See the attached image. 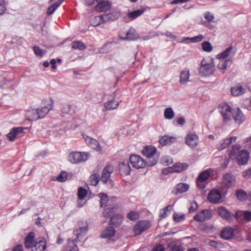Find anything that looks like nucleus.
<instances>
[{
  "mask_svg": "<svg viewBox=\"0 0 251 251\" xmlns=\"http://www.w3.org/2000/svg\"><path fill=\"white\" fill-rule=\"evenodd\" d=\"M241 148L240 145L235 144L232 146V150L229 153L230 158L235 156L236 160L239 165L247 164L249 161L250 154L248 151L243 150L239 151Z\"/></svg>",
  "mask_w": 251,
  "mask_h": 251,
  "instance_id": "obj_1",
  "label": "nucleus"
},
{
  "mask_svg": "<svg viewBox=\"0 0 251 251\" xmlns=\"http://www.w3.org/2000/svg\"><path fill=\"white\" fill-rule=\"evenodd\" d=\"M215 72V67L213 59L207 57L203 59L201 63L199 73L200 75L208 77L212 75Z\"/></svg>",
  "mask_w": 251,
  "mask_h": 251,
  "instance_id": "obj_2",
  "label": "nucleus"
},
{
  "mask_svg": "<svg viewBox=\"0 0 251 251\" xmlns=\"http://www.w3.org/2000/svg\"><path fill=\"white\" fill-rule=\"evenodd\" d=\"M100 198V206L105 207V208L102 212V215L103 217L108 218L109 216H111V214L114 209L117 208V205L116 204H111L110 201L108 199V197L106 194L104 193H100L99 194Z\"/></svg>",
  "mask_w": 251,
  "mask_h": 251,
  "instance_id": "obj_3",
  "label": "nucleus"
},
{
  "mask_svg": "<svg viewBox=\"0 0 251 251\" xmlns=\"http://www.w3.org/2000/svg\"><path fill=\"white\" fill-rule=\"evenodd\" d=\"M156 151V149L151 146L147 147L142 151L143 154L147 157V165L152 166L156 163L158 158L154 157Z\"/></svg>",
  "mask_w": 251,
  "mask_h": 251,
  "instance_id": "obj_4",
  "label": "nucleus"
},
{
  "mask_svg": "<svg viewBox=\"0 0 251 251\" xmlns=\"http://www.w3.org/2000/svg\"><path fill=\"white\" fill-rule=\"evenodd\" d=\"M90 156V154L85 152H73L70 153L68 159L72 163H79L85 161Z\"/></svg>",
  "mask_w": 251,
  "mask_h": 251,
  "instance_id": "obj_5",
  "label": "nucleus"
},
{
  "mask_svg": "<svg viewBox=\"0 0 251 251\" xmlns=\"http://www.w3.org/2000/svg\"><path fill=\"white\" fill-rule=\"evenodd\" d=\"M120 16V13L118 12L115 11L112 13H109L107 14H103L95 17L96 21L99 23L96 25H93L94 26H97L100 24V23H105L109 21H114L118 18Z\"/></svg>",
  "mask_w": 251,
  "mask_h": 251,
  "instance_id": "obj_6",
  "label": "nucleus"
},
{
  "mask_svg": "<svg viewBox=\"0 0 251 251\" xmlns=\"http://www.w3.org/2000/svg\"><path fill=\"white\" fill-rule=\"evenodd\" d=\"M88 231V225L86 222L80 221L78 223V227L74 231V234L77 239L86 234Z\"/></svg>",
  "mask_w": 251,
  "mask_h": 251,
  "instance_id": "obj_7",
  "label": "nucleus"
},
{
  "mask_svg": "<svg viewBox=\"0 0 251 251\" xmlns=\"http://www.w3.org/2000/svg\"><path fill=\"white\" fill-rule=\"evenodd\" d=\"M129 160L132 166L137 169L143 168L147 165L146 160H144L139 155H130Z\"/></svg>",
  "mask_w": 251,
  "mask_h": 251,
  "instance_id": "obj_8",
  "label": "nucleus"
},
{
  "mask_svg": "<svg viewBox=\"0 0 251 251\" xmlns=\"http://www.w3.org/2000/svg\"><path fill=\"white\" fill-rule=\"evenodd\" d=\"M150 226L151 224L149 222L146 221H139L134 226L133 231L135 235H139L149 229Z\"/></svg>",
  "mask_w": 251,
  "mask_h": 251,
  "instance_id": "obj_9",
  "label": "nucleus"
},
{
  "mask_svg": "<svg viewBox=\"0 0 251 251\" xmlns=\"http://www.w3.org/2000/svg\"><path fill=\"white\" fill-rule=\"evenodd\" d=\"M31 248L32 251H45L46 249L45 239L42 237L37 238Z\"/></svg>",
  "mask_w": 251,
  "mask_h": 251,
  "instance_id": "obj_10",
  "label": "nucleus"
},
{
  "mask_svg": "<svg viewBox=\"0 0 251 251\" xmlns=\"http://www.w3.org/2000/svg\"><path fill=\"white\" fill-rule=\"evenodd\" d=\"M210 175V173L207 170L202 172L198 176L197 179V183L198 187L201 189H203L205 187V181L209 178Z\"/></svg>",
  "mask_w": 251,
  "mask_h": 251,
  "instance_id": "obj_11",
  "label": "nucleus"
},
{
  "mask_svg": "<svg viewBox=\"0 0 251 251\" xmlns=\"http://www.w3.org/2000/svg\"><path fill=\"white\" fill-rule=\"evenodd\" d=\"M186 143L191 148L196 147L199 142V137L196 134L188 133L185 138Z\"/></svg>",
  "mask_w": 251,
  "mask_h": 251,
  "instance_id": "obj_12",
  "label": "nucleus"
},
{
  "mask_svg": "<svg viewBox=\"0 0 251 251\" xmlns=\"http://www.w3.org/2000/svg\"><path fill=\"white\" fill-rule=\"evenodd\" d=\"M235 217L238 220L249 222L251 221V211L249 210L237 211L235 213Z\"/></svg>",
  "mask_w": 251,
  "mask_h": 251,
  "instance_id": "obj_13",
  "label": "nucleus"
},
{
  "mask_svg": "<svg viewBox=\"0 0 251 251\" xmlns=\"http://www.w3.org/2000/svg\"><path fill=\"white\" fill-rule=\"evenodd\" d=\"M113 170V166L110 165L106 166L103 168L101 176V180L103 183L105 184L108 182Z\"/></svg>",
  "mask_w": 251,
  "mask_h": 251,
  "instance_id": "obj_14",
  "label": "nucleus"
},
{
  "mask_svg": "<svg viewBox=\"0 0 251 251\" xmlns=\"http://www.w3.org/2000/svg\"><path fill=\"white\" fill-rule=\"evenodd\" d=\"M116 232V230L113 227H107L102 231L100 237L102 238L108 239L109 242H112V238L114 237Z\"/></svg>",
  "mask_w": 251,
  "mask_h": 251,
  "instance_id": "obj_15",
  "label": "nucleus"
},
{
  "mask_svg": "<svg viewBox=\"0 0 251 251\" xmlns=\"http://www.w3.org/2000/svg\"><path fill=\"white\" fill-rule=\"evenodd\" d=\"M212 216L211 212L207 209L202 210L200 213L196 215L194 219L198 222H203L209 220Z\"/></svg>",
  "mask_w": 251,
  "mask_h": 251,
  "instance_id": "obj_16",
  "label": "nucleus"
},
{
  "mask_svg": "<svg viewBox=\"0 0 251 251\" xmlns=\"http://www.w3.org/2000/svg\"><path fill=\"white\" fill-rule=\"evenodd\" d=\"M25 129L23 127H14L7 134V136L10 141H13L16 137H20L23 135V132Z\"/></svg>",
  "mask_w": 251,
  "mask_h": 251,
  "instance_id": "obj_17",
  "label": "nucleus"
},
{
  "mask_svg": "<svg viewBox=\"0 0 251 251\" xmlns=\"http://www.w3.org/2000/svg\"><path fill=\"white\" fill-rule=\"evenodd\" d=\"M221 113L225 122L229 121L231 119V107L228 104H224L221 108Z\"/></svg>",
  "mask_w": 251,
  "mask_h": 251,
  "instance_id": "obj_18",
  "label": "nucleus"
},
{
  "mask_svg": "<svg viewBox=\"0 0 251 251\" xmlns=\"http://www.w3.org/2000/svg\"><path fill=\"white\" fill-rule=\"evenodd\" d=\"M232 115L235 123L238 124H242L245 120V116L239 108L232 110Z\"/></svg>",
  "mask_w": 251,
  "mask_h": 251,
  "instance_id": "obj_19",
  "label": "nucleus"
},
{
  "mask_svg": "<svg viewBox=\"0 0 251 251\" xmlns=\"http://www.w3.org/2000/svg\"><path fill=\"white\" fill-rule=\"evenodd\" d=\"M119 169L120 174L122 176H127L129 175L130 172V167L128 160H125L120 163Z\"/></svg>",
  "mask_w": 251,
  "mask_h": 251,
  "instance_id": "obj_20",
  "label": "nucleus"
},
{
  "mask_svg": "<svg viewBox=\"0 0 251 251\" xmlns=\"http://www.w3.org/2000/svg\"><path fill=\"white\" fill-rule=\"evenodd\" d=\"M209 201L212 203H219L221 199V193L218 190H213L208 196Z\"/></svg>",
  "mask_w": 251,
  "mask_h": 251,
  "instance_id": "obj_21",
  "label": "nucleus"
},
{
  "mask_svg": "<svg viewBox=\"0 0 251 251\" xmlns=\"http://www.w3.org/2000/svg\"><path fill=\"white\" fill-rule=\"evenodd\" d=\"M53 105V101L51 100L50 103L47 105L42 107L41 108L36 109L38 111V115H39V119L44 118L52 109Z\"/></svg>",
  "mask_w": 251,
  "mask_h": 251,
  "instance_id": "obj_22",
  "label": "nucleus"
},
{
  "mask_svg": "<svg viewBox=\"0 0 251 251\" xmlns=\"http://www.w3.org/2000/svg\"><path fill=\"white\" fill-rule=\"evenodd\" d=\"M223 181L227 187H231L234 185L235 178L232 174L226 173L223 176Z\"/></svg>",
  "mask_w": 251,
  "mask_h": 251,
  "instance_id": "obj_23",
  "label": "nucleus"
},
{
  "mask_svg": "<svg viewBox=\"0 0 251 251\" xmlns=\"http://www.w3.org/2000/svg\"><path fill=\"white\" fill-rule=\"evenodd\" d=\"M219 215L227 221H231L232 219L233 214L230 213L225 207H220L218 208Z\"/></svg>",
  "mask_w": 251,
  "mask_h": 251,
  "instance_id": "obj_24",
  "label": "nucleus"
},
{
  "mask_svg": "<svg viewBox=\"0 0 251 251\" xmlns=\"http://www.w3.org/2000/svg\"><path fill=\"white\" fill-rule=\"evenodd\" d=\"M85 140L87 145L92 149L97 151H100L101 148L99 142L89 136H86Z\"/></svg>",
  "mask_w": 251,
  "mask_h": 251,
  "instance_id": "obj_25",
  "label": "nucleus"
},
{
  "mask_svg": "<svg viewBox=\"0 0 251 251\" xmlns=\"http://www.w3.org/2000/svg\"><path fill=\"white\" fill-rule=\"evenodd\" d=\"M115 210L114 209L112 213H109L111 214V216L108 217H111L109 221L110 225L116 226H119L121 223L123 217L120 214H114L113 213L115 212Z\"/></svg>",
  "mask_w": 251,
  "mask_h": 251,
  "instance_id": "obj_26",
  "label": "nucleus"
},
{
  "mask_svg": "<svg viewBox=\"0 0 251 251\" xmlns=\"http://www.w3.org/2000/svg\"><path fill=\"white\" fill-rule=\"evenodd\" d=\"M111 6V3L109 1H99L96 7L97 11L105 12L109 10Z\"/></svg>",
  "mask_w": 251,
  "mask_h": 251,
  "instance_id": "obj_27",
  "label": "nucleus"
},
{
  "mask_svg": "<svg viewBox=\"0 0 251 251\" xmlns=\"http://www.w3.org/2000/svg\"><path fill=\"white\" fill-rule=\"evenodd\" d=\"M176 140V138L175 137L164 135L160 138L159 142L161 145L167 146L175 143Z\"/></svg>",
  "mask_w": 251,
  "mask_h": 251,
  "instance_id": "obj_28",
  "label": "nucleus"
},
{
  "mask_svg": "<svg viewBox=\"0 0 251 251\" xmlns=\"http://www.w3.org/2000/svg\"><path fill=\"white\" fill-rule=\"evenodd\" d=\"M37 109H30L26 111L25 116L28 121H36L39 119Z\"/></svg>",
  "mask_w": 251,
  "mask_h": 251,
  "instance_id": "obj_29",
  "label": "nucleus"
},
{
  "mask_svg": "<svg viewBox=\"0 0 251 251\" xmlns=\"http://www.w3.org/2000/svg\"><path fill=\"white\" fill-rule=\"evenodd\" d=\"M234 234V229L231 227H225L221 232V236L222 238L228 240L232 237Z\"/></svg>",
  "mask_w": 251,
  "mask_h": 251,
  "instance_id": "obj_30",
  "label": "nucleus"
},
{
  "mask_svg": "<svg viewBox=\"0 0 251 251\" xmlns=\"http://www.w3.org/2000/svg\"><path fill=\"white\" fill-rule=\"evenodd\" d=\"M237 137L236 136H231L228 138H226L223 140L221 143L220 147L219 148V150H223V149L227 147L230 144L234 143L236 140Z\"/></svg>",
  "mask_w": 251,
  "mask_h": 251,
  "instance_id": "obj_31",
  "label": "nucleus"
},
{
  "mask_svg": "<svg viewBox=\"0 0 251 251\" xmlns=\"http://www.w3.org/2000/svg\"><path fill=\"white\" fill-rule=\"evenodd\" d=\"M190 72L189 70H183L180 72L179 82L185 84L189 81Z\"/></svg>",
  "mask_w": 251,
  "mask_h": 251,
  "instance_id": "obj_32",
  "label": "nucleus"
},
{
  "mask_svg": "<svg viewBox=\"0 0 251 251\" xmlns=\"http://www.w3.org/2000/svg\"><path fill=\"white\" fill-rule=\"evenodd\" d=\"M231 61L229 59L222 60L219 63L218 67L222 73H224L227 67L231 65Z\"/></svg>",
  "mask_w": 251,
  "mask_h": 251,
  "instance_id": "obj_33",
  "label": "nucleus"
},
{
  "mask_svg": "<svg viewBox=\"0 0 251 251\" xmlns=\"http://www.w3.org/2000/svg\"><path fill=\"white\" fill-rule=\"evenodd\" d=\"M34 239V233L30 232L26 237L25 241V246L26 248L29 249L32 247V245Z\"/></svg>",
  "mask_w": 251,
  "mask_h": 251,
  "instance_id": "obj_34",
  "label": "nucleus"
},
{
  "mask_svg": "<svg viewBox=\"0 0 251 251\" xmlns=\"http://www.w3.org/2000/svg\"><path fill=\"white\" fill-rule=\"evenodd\" d=\"M233 96H238L245 93V89L242 86H236L232 87L231 90Z\"/></svg>",
  "mask_w": 251,
  "mask_h": 251,
  "instance_id": "obj_35",
  "label": "nucleus"
},
{
  "mask_svg": "<svg viewBox=\"0 0 251 251\" xmlns=\"http://www.w3.org/2000/svg\"><path fill=\"white\" fill-rule=\"evenodd\" d=\"M189 188V185L186 183H179L176 186V194L186 192Z\"/></svg>",
  "mask_w": 251,
  "mask_h": 251,
  "instance_id": "obj_36",
  "label": "nucleus"
},
{
  "mask_svg": "<svg viewBox=\"0 0 251 251\" xmlns=\"http://www.w3.org/2000/svg\"><path fill=\"white\" fill-rule=\"evenodd\" d=\"M188 165L185 163H176L172 166L174 172H181L187 168Z\"/></svg>",
  "mask_w": 251,
  "mask_h": 251,
  "instance_id": "obj_37",
  "label": "nucleus"
},
{
  "mask_svg": "<svg viewBox=\"0 0 251 251\" xmlns=\"http://www.w3.org/2000/svg\"><path fill=\"white\" fill-rule=\"evenodd\" d=\"M119 104V102L115 101L113 100H109L104 103V106L106 110H112L116 109Z\"/></svg>",
  "mask_w": 251,
  "mask_h": 251,
  "instance_id": "obj_38",
  "label": "nucleus"
},
{
  "mask_svg": "<svg viewBox=\"0 0 251 251\" xmlns=\"http://www.w3.org/2000/svg\"><path fill=\"white\" fill-rule=\"evenodd\" d=\"M63 1L64 0H58L56 2L50 6L47 10V14L48 15L52 14Z\"/></svg>",
  "mask_w": 251,
  "mask_h": 251,
  "instance_id": "obj_39",
  "label": "nucleus"
},
{
  "mask_svg": "<svg viewBox=\"0 0 251 251\" xmlns=\"http://www.w3.org/2000/svg\"><path fill=\"white\" fill-rule=\"evenodd\" d=\"M139 38V34L133 29H130L129 31L126 33V39L127 40H135Z\"/></svg>",
  "mask_w": 251,
  "mask_h": 251,
  "instance_id": "obj_40",
  "label": "nucleus"
},
{
  "mask_svg": "<svg viewBox=\"0 0 251 251\" xmlns=\"http://www.w3.org/2000/svg\"><path fill=\"white\" fill-rule=\"evenodd\" d=\"M233 48L232 46H230L227 48L225 51L220 53V54L217 55V57L219 59H225L227 58L229 54L231 53L232 50Z\"/></svg>",
  "mask_w": 251,
  "mask_h": 251,
  "instance_id": "obj_41",
  "label": "nucleus"
},
{
  "mask_svg": "<svg viewBox=\"0 0 251 251\" xmlns=\"http://www.w3.org/2000/svg\"><path fill=\"white\" fill-rule=\"evenodd\" d=\"M164 115L166 119L171 120L174 118L175 113L172 108L168 107L165 109Z\"/></svg>",
  "mask_w": 251,
  "mask_h": 251,
  "instance_id": "obj_42",
  "label": "nucleus"
},
{
  "mask_svg": "<svg viewBox=\"0 0 251 251\" xmlns=\"http://www.w3.org/2000/svg\"><path fill=\"white\" fill-rule=\"evenodd\" d=\"M72 47L74 49L83 50L86 48V46L81 41H74L72 43Z\"/></svg>",
  "mask_w": 251,
  "mask_h": 251,
  "instance_id": "obj_43",
  "label": "nucleus"
},
{
  "mask_svg": "<svg viewBox=\"0 0 251 251\" xmlns=\"http://www.w3.org/2000/svg\"><path fill=\"white\" fill-rule=\"evenodd\" d=\"M100 175L98 174H92L89 178L91 185L96 186L100 181Z\"/></svg>",
  "mask_w": 251,
  "mask_h": 251,
  "instance_id": "obj_44",
  "label": "nucleus"
},
{
  "mask_svg": "<svg viewBox=\"0 0 251 251\" xmlns=\"http://www.w3.org/2000/svg\"><path fill=\"white\" fill-rule=\"evenodd\" d=\"M68 177L67 173L65 172H61L58 176H57L55 179H53L54 181H57L60 182H65Z\"/></svg>",
  "mask_w": 251,
  "mask_h": 251,
  "instance_id": "obj_45",
  "label": "nucleus"
},
{
  "mask_svg": "<svg viewBox=\"0 0 251 251\" xmlns=\"http://www.w3.org/2000/svg\"><path fill=\"white\" fill-rule=\"evenodd\" d=\"M144 12V10H137L128 13V16L132 19H135L141 15Z\"/></svg>",
  "mask_w": 251,
  "mask_h": 251,
  "instance_id": "obj_46",
  "label": "nucleus"
},
{
  "mask_svg": "<svg viewBox=\"0 0 251 251\" xmlns=\"http://www.w3.org/2000/svg\"><path fill=\"white\" fill-rule=\"evenodd\" d=\"M201 47L203 50L205 52H211L213 50L212 46L209 41H204Z\"/></svg>",
  "mask_w": 251,
  "mask_h": 251,
  "instance_id": "obj_47",
  "label": "nucleus"
},
{
  "mask_svg": "<svg viewBox=\"0 0 251 251\" xmlns=\"http://www.w3.org/2000/svg\"><path fill=\"white\" fill-rule=\"evenodd\" d=\"M76 242V239L73 240H69L68 243L69 246V249H68L69 251H78V247L75 245V243Z\"/></svg>",
  "mask_w": 251,
  "mask_h": 251,
  "instance_id": "obj_48",
  "label": "nucleus"
},
{
  "mask_svg": "<svg viewBox=\"0 0 251 251\" xmlns=\"http://www.w3.org/2000/svg\"><path fill=\"white\" fill-rule=\"evenodd\" d=\"M236 195L239 201H244L247 197L246 193L243 190H238L236 191Z\"/></svg>",
  "mask_w": 251,
  "mask_h": 251,
  "instance_id": "obj_49",
  "label": "nucleus"
},
{
  "mask_svg": "<svg viewBox=\"0 0 251 251\" xmlns=\"http://www.w3.org/2000/svg\"><path fill=\"white\" fill-rule=\"evenodd\" d=\"M87 194V191L86 189H84L82 187H80L78 189L77 192V196L79 200H83Z\"/></svg>",
  "mask_w": 251,
  "mask_h": 251,
  "instance_id": "obj_50",
  "label": "nucleus"
},
{
  "mask_svg": "<svg viewBox=\"0 0 251 251\" xmlns=\"http://www.w3.org/2000/svg\"><path fill=\"white\" fill-rule=\"evenodd\" d=\"M71 109V105L68 103L62 104L61 108V112L63 114H67L69 113Z\"/></svg>",
  "mask_w": 251,
  "mask_h": 251,
  "instance_id": "obj_51",
  "label": "nucleus"
},
{
  "mask_svg": "<svg viewBox=\"0 0 251 251\" xmlns=\"http://www.w3.org/2000/svg\"><path fill=\"white\" fill-rule=\"evenodd\" d=\"M169 248V251H184V249L183 247L180 245H170Z\"/></svg>",
  "mask_w": 251,
  "mask_h": 251,
  "instance_id": "obj_52",
  "label": "nucleus"
},
{
  "mask_svg": "<svg viewBox=\"0 0 251 251\" xmlns=\"http://www.w3.org/2000/svg\"><path fill=\"white\" fill-rule=\"evenodd\" d=\"M127 218L132 221H135L138 218V214L135 211H131L127 214Z\"/></svg>",
  "mask_w": 251,
  "mask_h": 251,
  "instance_id": "obj_53",
  "label": "nucleus"
},
{
  "mask_svg": "<svg viewBox=\"0 0 251 251\" xmlns=\"http://www.w3.org/2000/svg\"><path fill=\"white\" fill-rule=\"evenodd\" d=\"M34 52L36 55L42 57L44 54L43 50L41 49L39 47L34 46L33 48Z\"/></svg>",
  "mask_w": 251,
  "mask_h": 251,
  "instance_id": "obj_54",
  "label": "nucleus"
},
{
  "mask_svg": "<svg viewBox=\"0 0 251 251\" xmlns=\"http://www.w3.org/2000/svg\"><path fill=\"white\" fill-rule=\"evenodd\" d=\"M204 39V36L202 34H199L192 38V43H197L201 41Z\"/></svg>",
  "mask_w": 251,
  "mask_h": 251,
  "instance_id": "obj_55",
  "label": "nucleus"
},
{
  "mask_svg": "<svg viewBox=\"0 0 251 251\" xmlns=\"http://www.w3.org/2000/svg\"><path fill=\"white\" fill-rule=\"evenodd\" d=\"M173 218L176 222H179L184 219V215L175 213L174 214Z\"/></svg>",
  "mask_w": 251,
  "mask_h": 251,
  "instance_id": "obj_56",
  "label": "nucleus"
},
{
  "mask_svg": "<svg viewBox=\"0 0 251 251\" xmlns=\"http://www.w3.org/2000/svg\"><path fill=\"white\" fill-rule=\"evenodd\" d=\"M6 10L4 0H0V16L2 15Z\"/></svg>",
  "mask_w": 251,
  "mask_h": 251,
  "instance_id": "obj_57",
  "label": "nucleus"
},
{
  "mask_svg": "<svg viewBox=\"0 0 251 251\" xmlns=\"http://www.w3.org/2000/svg\"><path fill=\"white\" fill-rule=\"evenodd\" d=\"M214 15L213 14L209 12H206L204 14V18L209 22L212 21L214 19Z\"/></svg>",
  "mask_w": 251,
  "mask_h": 251,
  "instance_id": "obj_58",
  "label": "nucleus"
},
{
  "mask_svg": "<svg viewBox=\"0 0 251 251\" xmlns=\"http://www.w3.org/2000/svg\"><path fill=\"white\" fill-rule=\"evenodd\" d=\"M191 206L189 208L190 212L195 211L198 208V205L196 201H193L191 203Z\"/></svg>",
  "mask_w": 251,
  "mask_h": 251,
  "instance_id": "obj_59",
  "label": "nucleus"
},
{
  "mask_svg": "<svg viewBox=\"0 0 251 251\" xmlns=\"http://www.w3.org/2000/svg\"><path fill=\"white\" fill-rule=\"evenodd\" d=\"M173 172H174V170L173 169L172 166L165 168L162 170V173L165 175H166L169 173H173Z\"/></svg>",
  "mask_w": 251,
  "mask_h": 251,
  "instance_id": "obj_60",
  "label": "nucleus"
},
{
  "mask_svg": "<svg viewBox=\"0 0 251 251\" xmlns=\"http://www.w3.org/2000/svg\"><path fill=\"white\" fill-rule=\"evenodd\" d=\"M243 176L245 178H251V168L243 173Z\"/></svg>",
  "mask_w": 251,
  "mask_h": 251,
  "instance_id": "obj_61",
  "label": "nucleus"
},
{
  "mask_svg": "<svg viewBox=\"0 0 251 251\" xmlns=\"http://www.w3.org/2000/svg\"><path fill=\"white\" fill-rule=\"evenodd\" d=\"M165 249L164 247L161 245H158L156 246L152 250V251H164Z\"/></svg>",
  "mask_w": 251,
  "mask_h": 251,
  "instance_id": "obj_62",
  "label": "nucleus"
},
{
  "mask_svg": "<svg viewBox=\"0 0 251 251\" xmlns=\"http://www.w3.org/2000/svg\"><path fill=\"white\" fill-rule=\"evenodd\" d=\"M12 251H24L23 246L21 244L15 246Z\"/></svg>",
  "mask_w": 251,
  "mask_h": 251,
  "instance_id": "obj_63",
  "label": "nucleus"
},
{
  "mask_svg": "<svg viewBox=\"0 0 251 251\" xmlns=\"http://www.w3.org/2000/svg\"><path fill=\"white\" fill-rule=\"evenodd\" d=\"M167 215V211L164 209H162L160 211V216L161 218H165Z\"/></svg>",
  "mask_w": 251,
  "mask_h": 251,
  "instance_id": "obj_64",
  "label": "nucleus"
}]
</instances>
